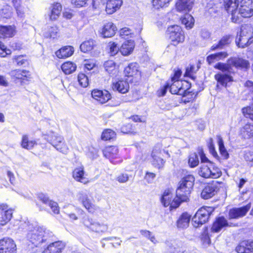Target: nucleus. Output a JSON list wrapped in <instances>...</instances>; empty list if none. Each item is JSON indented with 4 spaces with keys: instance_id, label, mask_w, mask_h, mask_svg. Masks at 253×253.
<instances>
[{
    "instance_id": "nucleus-1",
    "label": "nucleus",
    "mask_w": 253,
    "mask_h": 253,
    "mask_svg": "<svg viewBox=\"0 0 253 253\" xmlns=\"http://www.w3.org/2000/svg\"><path fill=\"white\" fill-rule=\"evenodd\" d=\"M195 178L188 174L184 176L179 182V186L176 191V197L173 199V194L170 190H166L162 195L161 201L163 205L170 209H176L182 202H186L192 189Z\"/></svg>"
},
{
    "instance_id": "nucleus-2",
    "label": "nucleus",
    "mask_w": 253,
    "mask_h": 253,
    "mask_svg": "<svg viewBox=\"0 0 253 253\" xmlns=\"http://www.w3.org/2000/svg\"><path fill=\"white\" fill-rule=\"evenodd\" d=\"M18 230L19 232H23L26 233L28 236L50 237L53 235L52 232L43 226H40L36 223H31L29 220L21 222Z\"/></svg>"
},
{
    "instance_id": "nucleus-3",
    "label": "nucleus",
    "mask_w": 253,
    "mask_h": 253,
    "mask_svg": "<svg viewBox=\"0 0 253 253\" xmlns=\"http://www.w3.org/2000/svg\"><path fill=\"white\" fill-rule=\"evenodd\" d=\"M253 29L250 25L242 26L240 33L236 39V43L239 47H248L250 50V43L253 42Z\"/></svg>"
},
{
    "instance_id": "nucleus-4",
    "label": "nucleus",
    "mask_w": 253,
    "mask_h": 253,
    "mask_svg": "<svg viewBox=\"0 0 253 253\" xmlns=\"http://www.w3.org/2000/svg\"><path fill=\"white\" fill-rule=\"evenodd\" d=\"M214 210L211 207H203L198 210L192 219L193 226L197 228L207 222Z\"/></svg>"
},
{
    "instance_id": "nucleus-5",
    "label": "nucleus",
    "mask_w": 253,
    "mask_h": 253,
    "mask_svg": "<svg viewBox=\"0 0 253 253\" xmlns=\"http://www.w3.org/2000/svg\"><path fill=\"white\" fill-rule=\"evenodd\" d=\"M9 75L13 82L20 85L27 84L32 78L30 72L24 69L12 70Z\"/></svg>"
},
{
    "instance_id": "nucleus-6",
    "label": "nucleus",
    "mask_w": 253,
    "mask_h": 253,
    "mask_svg": "<svg viewBox=\"0 0 253 253\" xmlns=\"http://www.w3.org/2000/svg\"><path fill=\"white\" fill-rule=\"evenodd\" d=\"M235 3L240 15L244 18L253 15V0H232Z\"/></svg>"
},
{
    "instance_id": "nucleus-7",
    "label": "nucleus",
    "mask_w": 253,
    "mask_h": 253,
    "mask_svg": "<svg viewBox=\"0 0 253 253\" xmlns=\"http://www.w3.org/2000/svg\"><path fill=\"white\" fill-rule=\"evenodd\" d=\"M14 33V29L11 26H0V39L11 37L13 36ZM11 53V50L7 48L6 46L0 41V56L4 57Z\"/></svg>"
},
{
    "instance_id": "nucleus-8",
    "label": "nucleus",
    "mask_w": 253,
    "mask_h": 253,
    "mask_svg": "<svg viewBox=\"0 0 253 253\" xmlns=\"http://www.w3.org/2000/svg\"><path fill=\"white\" fill-rule=\"evenodd\" d=\"M47 141L50 143L57 150L60 152L66 154L68 148L64 141V138L57 133H51L45 137Z\"/></svg>"
},
{
    "instance_id": "nucleus-9",
    "label": "nucleus",
    "mask_w": 253,
    "mask_h": 253,
    "mask_svg": "<svg viewBox=\"0 0 253 253\" xmlns=\"http://www.w3.org/2000/svg\"><path fill=\"white\" fill-rule=\"evenodd\" d=\"M167 33L171 40V45L175 46L184 40L183 32L181 27L178 25H172L168 27Z\"/></svg>"
},
{
    "instance_id": "nucleus-10",
    "label": "nucleus",
    "mask_w": 253,
    "mask_h": 253,
    "mask_svg": "<svg viewBox=\"0 0 253 253\" xmlns=\"http://www.w3.org/2000/svg\"><path fill=\"white\" fill-rule=\"evenodd\" d=\"M77 196L80 202L89 212L93 213L99 209L98 206L92 203L85 191L79 192Z\"/></svg>"
},
{
    "instance_id": "nucleus-11",
    "label": "nucleus",
    "mask_w": 253,
    "mask_h": 253,
    "mask_svg": "<svg viewBox=\"0 0 253 253\" xmlns=\"http://www.w3.org/2000/svg\"><path fill=\"white\" fill-rule=\"evenodd\" d=\"M83 223L90 230L97 233L104 232L108 229L107 225L100 223L89 217H86L84 219Z\"/></svg>"
},
{
    "instance_id": "nucleus-12",
    "label": "nucleus",
    "mask_w": 253,
    "mask_h": 253,
    "mask_svg": "<svg viewBox=\"0 0 253 253\" xmlns=\"http://www.w3.org/2000/svg\"><path fill=\"white\" fill-rule=\"evenodd\" d=\"M224 7L227 12L231 14V20L232 22L237 23L241 21L238 16L240 13L235 2L232 3V0H224Z\"/></svg>"
},
{
    "instance_id": "nucleus-13",
    "label": "nucleus",
    "mask_w": 253,
    "mask_h": 253,
    "mask_svg": "<svg viewBox=\"0 0 253 253\" xmlns=\"http://www.w3.org/2000/svg\"><path fill=\"white\" fill-rule=\"evenodd\" d=\"M16 245L11 238L0 240V253H16Z\"/></svg>"
},
{
    "instance_id": "nucleus-14",
    "label": "nucleus",
    "mask_w": 253,
    "mask_h": 253,
    "mask_svg": "<svg viewBox=\"0 0 253 253\" xmlns=\"http://www.w3.org/2000/svg\"><path fill=\"white\" fill-rule=\"evenodd\" d=\"M12 216V210L6 204H0V225L3 226L7 223Z\"/></svg>"
},
{
    "instance_id": "nucleus-15",
    "label": "nucleus",
    "mask_w": 253,
    "mask_h": 253,
    "mask_svg": "<svg viewBox=\"0 0 253 253\" xmlns=\"http://www.w3.org/2000/svg\"><path fill=\"white\" fill-rule=\"evenodd\" d=\"M251 208V203L240 208H235L231 209L229 211V216L231 219H237L246 215L247 212Z\"/></svg>"
},
{
    "instance_id": "nucleus-16",
    "label": "nucleus",
    "mask_w": 253,
    "mask_h": 253,
    "mask_svg": "<svg viewBox=\"0 0 253 253\" xmlns=\"http://www.w3.org/2000/svg\"><path fill=\"white\" fill-rule=\"evenodd\" d=\"M229 61L233 67L242 70H246L250 67L249 61L245 59L239 57H232L229 58Z\"/></svg>"
},
{
    "instance_id": "nucleus-17",
    "label": "nucleus",
    "mask_w": 253,
    "mask_h": 253,
    "mask_svg": "<svg viewBox=\"0 0 253 253\" xmlns=\"http://www.w3.org/2000/svg\"><path fill=\"white\" fill-rule=\"evenodd\" d=\"M214 79L217 82L216 88H219L220 86L226 87L228 83L233 81L231 74L217 73L214 75Z\"/></svg>"
},
{
    "instance_id": "nucleus-18",
    "label": "nucleus",
    "mask_w": 253,
    "mask_h": 253,
    "mask_svg": "<svg viewBox=\"0 0 253 253\" xmlns=\"http://www.w3.org/2000/svg\"><path fill=\"white\" fill-rule=\"evenodd\" d=\"M172 82L173 83L169 84V91L172 94H176L185 97L190 93V91L182 88L181 82L175 81Z\"/></svg>"
},
{
    "instance_id": "nucleus-19",
    "label": "nucleus",
    "mask_w": 253,
    "mask_h": 253,
    "mask_svg": "<svg viewBox=\"0 0 253 253\" xmlns=\"http://www.w3.org/2000/svg\"><path fill=\"white\" fill-rule=\"evenodd\" d=\"M92 97L101 104L108 101L111 98L110 93L107 90H93L91 92Z\"/></svg>"
},
{
    "instance_id": "nucleus-20",
    "label": "nucleus",
    "mask_w": 253,
    "mask_h": 253,
    "mask_svg": "<svg viewBox=\"0 0 253 253\" xmlns=\"http://www.w3.org/2000/svg\"><path fill=\"white\" fill-rule=\"evenodd\" d=\"M238 253H253V241H244L242 242L236 248Z\"/></svg>"
},
{
    "instance_id": "nucleus-21",
    "label": "nucleus",
    "mask_w": 253,
    "mask_h": 253,
    "mask_svg": "<svg viewBox=\"0 0 253 253\" xmlns=\"http://www.w3.org/2000/svg\"><path fill=\"white\" fill-rule=\"evenodd\" d=\"M38 199L44 204L48 205L54 213L57 214L59 213V210L57 203L50 200L46 195L40 193L38 195Z\"/></svg>"
},
{
    "instance_id": "nucleus-22",
    "label": "nucleus",
    "mask_w": 253,
    "mask_h": 253,
    "mask_svg": "<svg viewBox=\"0 0 253 253\" xmlns=\"http://www.w3.org/2000/svg\"><path fill=\"white\" fill-rule=\"evenodd\" d=\"M116 30V26L112 22H109L104 24L101 34L103 38L111 37L115 34Z\"/></svg>"
},
{
    "instance_id": "nucleus-23",
    "label": "nucleus",
    "mask_w": 253,
    "mask_h": 253,
    "mask_svg": "<svg viewBox=\"0 0 253 253\" xmlns=\"http://www.w3.org/2000/svg\"><path fill=\"white\" fill-rule=\"evenodd\" d=\"M194 0H179L176 3V9L180 12L189 11L192 8Z\"/></svg>"
},
{
    "instance_id": "nucleus-24",
    "label": "nucleus",
    "mask_w": 253,
    "mask_h": 253,
    "mask_svg": "<svg viewBox=\"0 0 253 253\" xmlns=\"http://www.w3.org/2000/svg\"><path fill=\"white\" fill-rule=\"evenodd\" d=\"M122 3V0H108L106 6V12L112 14L120 8Z\"/></svg>"
},
{
    "instance_id": "nucleus-25",
    "label": "nucleus",
    "mask_w": 253,
    "mask_h": 253,
    "mask_svg": "<svg viewBox=\"0 0 253 253\" xmlns=\"http://www.w3.org/2000/svg\"><path fill=\"white\" fill-rule=\"evenodd\" d=\"M126 76L134 77L135 78L140 76V72L138 70V64L136 63L129 64L124 70Z\"/></svg>"
},
{
    "instance_id": "nucleus-26",
    "label": "nucleus",
    "mask_w": 253,
    "mask_h": 253,
    "mask_svg": "<svg viewBox=\"0 0 253 253\" xmlns=\"http://www.w3.org/2000/svg\"><path fill=\"white\" fill-rule=\"evenodd\" d=\"M160 154L159 149H154L152 152V165L159 169H162L165 163V161L159 156Z\"/></svg>"
},
{
    "instance_id": "nucleus-27",
    "label": "nucleus",
    "mask_w": 253,
    "mask_h": 253,
    "mask_svg": "<svg viewBox=\"0 0 253 253\" xmlns=\"http://www.w3.org/2000/svg\"><path fill=\"white\" fill-rule=\"evenodd\" d=\"M65 247L64 242L58 241L50 244L46 249L50 253H61Z\"/></svg>"
},
{
    "instance_id": "nucleus-28",
    "label": "nucleus",
    "mask_w": 253,
    "mask_h": 253,
    "mask_svg": "<svg viewBox=\"0 0 253 253\" xmlns=\"http://www.w3.org/2000/svg\"><path fill=\"white\" fill-rule=\"evenodd\" d=\"M240 134L245 139L253 138V125L248 123L244 125L240 129Z\"/></svg>"
},
{
    "instance_id": "nucleus-29",
    "label": "nucleus",
    "mask_w": 253,
    "mask_h": 253,
    "mask_svg": "<svg viewBox=\"0 0 253 253\" xmlns=\"http://www.w3.org/2000/svg\"><path fill=\"white\" fill-rule=\"evenodd\" d=\"M228 225L227 221L224 217H219L213 223L211 230L212 232H218L222 228Z\"/></svg>"
},
{
    "instance_id": "nucleus-30",
    "label": "nucleus",
    "mask_w": 253,
    "mask_h": 253,
    "mask_svg": "<svg viewBox=\"0 0 253 253\" xmlns=\"http://www.w3.org/2000/svg\"><path fill=\"white\" fill-rule=\"evenodd\" d=\"M134 46V41L128 40L123 43L120 48V51L123 55L126 56L132 52Z\"/></svg>"
},
{
    "instance_id": "nucleus-31",
    "label": "nucleus",
    "mask_w": 253,
    "mask_h": 253,
    "mask_svg": "<svg viewBox=\"0 0 253 253\" xmlns=\"http://www.w3.org/2000/svg\"><path fill=\"white\" fill-rule=\"evenodd\" d=\"M113 88L120 93H125L128 91L129 84L126 81L120 80L113 83Z\"/></svg>"
},
{
    "instance_id": "nucleus-32",
    "label": "nucleus",
    "mask_w": 253,
    "mask_h": 253,
    "mask_svg": "<svg viewBox=\"0 0 253 253\" xmlns=\"http://www.w3.org/2000/svg\"><path fill=\"white\" fill-rule=\"evenodd\" d=\"M226 52H219L214 54H211L207 57V62L211 65L213 63L220 60H223L228 56Z\"/></svg>"
},
{
    "instance_id": "nucleus-33",
    "label": "nucleus",
    "mask_w": 253,
    "mask_h": 253,
    "mask_svg": "<svg viewBox=\"0 0 253 253\" xmlns=\"http://www.w3.org/2000/svg\"><path fill=\"white\" fill-rule=\"evenodd\" d=\"M74 52L73 47L71 46H64L56 52V55L59 58H65L71 56Z\"/></svg>"
},
{
    "instance_id": "nucleus-34",
    "label": "nucleus",
    "mask_w": 253,
    "mask_h": 253,
    "mask_svg": "<svg viewBox=\"0 0 253 253\" xmlns=\"http://www.w3.org/2000/svg\"><path fill=\"white\" fill-rule=\"evenodd\" d=\"M73 177L79 182L84 184L87 182V179L84 176V170L83 167L76 168L73 171Z\"/></svg>"
},
{
    "instance_id": "nucleus-35",
    "label": "nucleus",
    "mask_w": 253,
    "mask_h": 253,
    "mask_svg": "<svg viewBox=\"0 0 253 253\" xmlns=\"http://www.w3.org/2000/svg\"><path fill=\"white\" fill-rule=\"evenodd\" d=\"M216 187L212 185H208L203 189L201 197L204 199H208L213 197L216 192Z\"/></svg>"
},
{
    "instance_id": "nucleus-36",
    "label": "nucleus",
    "mask_w": 253,
    "mask_h": 253,
    "mask_svg": "<svg viewBox=\"0 0 253 253\" xmlns=\"http://www.w3.org/2000/svg\"><path fill=\"white\" fill-rule=\"evenodd\" d=\"M214 68L221 71L224 74H231L232 73L231 64L229 61V59L226 63L218 62L215 64Z\"/></svg>"
},
{
    "instance_id": "nucleus-37",
    "label": "nucleus",
    "mask_w": 253,
    "mask_h": 253,
    "mask_svg": "<svg viewBox=\"0 0 253 253\" xmlns=\"http://www.w3.org/2000/svg\"><path fill=\"white\" fill-rule=\"evenodd\" d=\"M62 10V6L59 3H56L51 7V10L49 14L51 20H55L59 16Z\"/></svg>"
},
{
    "instance_id": "nucleus-38",
    "label": "nucleus",
    "mask_w": 253,
    "mask_h": 253,
    "mask_svg": "<svg viewBox=\"0 0 253 253\" xmlns=\"http://www.w3.org/2000/svg\"><path fill=\"white\" fill-rule=\"evenodd\" d=\"M231 37L230 35L224 36L217 44H214L211 47V50L213 51L217 49H222L224 46L228 45L231 42Z\"/></svg>"
},
{
    "instance_id": "nucleus-39",
    "label": "nucleus",
    "mask_w": 253,
    "mask_h": 253,
    "mask_svg": "<svg viewBox=\"0 0 253 253\" xmlns=\"http://www.w3.org/2000/svg\"><path fill=\"white\" fill-rule=\"evenodd\" d=\"M190 220V216L187 213H183L177 221L178 228H186L188 227Z\"/></svg>"
},
{
    "instance_id": "nucleus-40",
    "label": "nucleus",
    "mask_w": 253,
    "mask_h": 253,
    "mask_svg": "<svg viewBox=\"0 0 253 253\" xmlns=\"http://www.w3.org/2000/svg\"><path fill=\"white\" fill-rule=\"evenodd\" d=\"M216 137L217 139V143L219 147L220 154L224 159L227 160L229 158V155L225 148L222 138L220 135H217Z\"/></svg>"
},
{
    "instance_id": "nucleus-41",
    "label": "nucleus",
    "mask_w": 253,
    "mask_h": 253,
    "mask_svg": "<svg viewBox=\"0 0 253 253\" xmlns=\"http://www.w3.org/2000/svg\"><path fill=\"white\" fill-rule=\"evenodd\" d=\"M76 65L72 62H66L61 66V69L65 74H70L76 70Z\"/></svg>"
},
{
    "instance_id": "nucleus-42",
    "label": "nucleus",
    "mask_w": 253,
    "mask_h": 253,
    "mask_svg": "<svg viewBox=\"0 0 253 253\" xmlns=\"http://www.w3.org/2000/svg\"><path fill=\"white\" fill-rule=\"evenodd\" d=\"M58 32V29L56 26L47 27L43 32V36L46 38L54 39Z\"/></svg>"
},
{
    "instance_id": "nucleus-43",
    "label": "nucleus",
    "mask_w": 253,
    "mask_h": 253,
    "mask_svg": "<svg viewBox=\"0 0 253 253\" xmlns=\"http://www.w3.org/2000/svg\"><path fill=\"white\" fill-rule=\"evenodd\" d=\"M211 168L210 162L209 163L208 165H202L199 170V174L206 178H211Z\"/></svg>"
},
{
    "instance_id": "nucleus-44",
    "label": "nucleus",
    "mask_w": 253,
    "mask_h": 253,
    "mask_svg": "<svg viewBox=\"0 0 253 253\" xmlns=\"http://www.w3.org/2000/svg\"><path fill=\"white\" fill-rule=\"evenodd\" d=\"M118 153V148L114 146L107 147L103 151L104 156L107 158L113 157L117 155Z\"/></svg>"
},
{
    "instance_id": "nucleus-45",
    "label": "nucleus",
    "mask_w": 253,
    "mask_h": 253,
    "mask_svg": "<svg viewBox=\"0 0 253 253\" xmlns=\"http://www.w3.org/2000/svg\"><path fill=\"white\" fill-rule=\"evenodd\" d=\"M95 45V42L92 40H89L83 42L80 45V49L83 52H87L91 50Z\"/></svg>"
},
{
    "instance_id": "nucleus-46",
    "label": "nucleus",
    "mask_w": 253,
    "mask_h": 253,
    "mask_svg": "<svg viewBox=\"0 0 253 253\" xmlns=\"http://www.w3.org/2000/svg\"><path fill=\"white\" fill-rule=\"evenodd\" d=\"M104 67L106 72L109 74L115 75L117 70L116 64L112 60H108L104 63Z\"/></svg>"
},
{
    "instance_id": "nucleus-47",
    "label": "nucleus",
    "mask_w": 253,
    "mask_h": 253,
    "mask_svg": "<svg viewBox=\"0 0 253 253\" xmlns=\"http://www.w3.org/2000/svg\"><path fill=\"white\" fill-rule=\"evenodd\" d=\"M37 144L34 140H29L28 136L24 135L22 137L21 146L23 148L30 150L32 149L34 146Z\"/></svg>"
},
{
    "instance_id": "nucleus-48",
    "label": "nucleus",
    "mask_w": 253,
    "mask_h": 253,
    "mask_svg": "<svg viewBox=\"0 0 253 253\" xmlns=\"http://www.w3.org/2000/svg\"><path fill=\"white\" fill-rule=\"evenodd\" d=\"M181 22L186 28H191L194 24V19L190 14H186L181 18Z\"/></svg>"
},
{
    "instance_id": "nucleus-49",
    "label": "nucleus",
    "mask_w": 253,
    "mask_h": 253,
    "mask_svg": "<svg viewBox=\"0 0 253 253\" xmlns=\"http://www.w3.org/2000/svg\"><path fill=\"white\" fill-rule=\"evenodd\" d=\"M199 163V156L196 153H193L189 155L188 164L191 168L197 167Z\"/></svg>"
},
{
    "instance_id": "nucleus-50",
    "label": "nucleus",
    "mask_w": 253,
    "mask_h": 253,
    "mask_svg": "<svg viewBox=\"0 0 253 253\" xmlns=\"http://www.w3.org/2000/svg\"><path fill=\"white\" fill-rule=\"evenodd\" d=\"M211 166V178H217L220 176L221 175V172L219 169L216 167L213 163L210 162Z\"/></svg>"
},
{
    "instance_id": "nucleus-51",
    "label": "nucleus",
    "mask_w": 253,
    "mask_h": 253,
    "mask_svg": "<svg viewBox=\"0 0 253 253\" xmlns=\"http://www.w3.org/2000/svg\"><path fill=\"white\" fill-rule=\"evenodd\" d=\"M115 135V132L113 130L107 129L102 132L101 138L104 140H108L113 138Z\"/></svg>"
},
{
    "instance_id": "nucleus-52",
    "label": "nucleus",
    "mask_w": 253,
    "mask_h": 253,
    "mask_svg": "<svg viewBox=\"0 0 253 253\" xmlns=\"http://www.w3.org/2000/svg\"><path fill=\"white\" fill-rule=\"evenodd\" d=\"M13 62L16 63V65L18 66H21L28 64L27 60L25 58L24 55L15 56L13 58Z\"/></svg>"
},
{
    "instance_id": "nucleus-53",
    "label": "nucleus",
    "mask_w": 253,
    "mask_h": 253,
    "mask_svg": "<svg viewBox=\"0 0 253 253\" xmlns=\"http://www.w3.org/2000/svg\"><path fill=\"white\" fill-rule=\"evenodd\" d=\"M78 82L80 85L84 87H86L88 84V77L83 73H80L78 75Z\"/></svg>"
},
{
    "instance_id": "nucleus-54",
    "label": "nucleus",
    "mask_w": 253,
    "mask_h": 253,
    "mask_svg": "<svg viewBox=\"0 0 253 253\" xmlns=\"http://www.w3.org/2000/svg\"><path fill=\"white\" fill-rule=\"evenodd\" d=\"M109 46L110 49L109 53L111 56L115 55L120 50L119 46L115 42H109Z\"/></svg>"
},
{
    "instance_id": "nucleus-55",
    "label": "nucleus",
    "mask_w": 253,
    "mask_h": 253,
    "mask_svg": "<svg viewBox=\"0 0 253 253\" xmlns=\"http://www.w3.org/2000/svg\"><path fill=\"white\" fill-rule=\"evenodd\" d=\"M245 86L246 88V91L249 93L251 98L253 100V82L247 81L245 83Z\"/></svg>"
},
{
    "instance_id": "nucleus-56",
    "label": "nucleus",
    "mask_w": 253,
    "mask_h": 253,
    "mask_svg": "<svg viewBox=\"0 0 253 253\" xmlns=\"http://www.w3.org/2000/svg\"><path fill=\"white\" fill-rule=\"evenodd\" d=\"M169 2L167 0H153V5L156 8H160L165 6H167Z\"/></svg>"
},
{
    "instance_id": "nucleus-57",
    "label": "nucleus",
    "mask_w": 253,
    "mask_h": 253,
    "mask_svg": "<svg viewBox=\"0 0 253 253\" xmlns=\"http://www.w3.org/2000/svg\"><path fill=\"white\" fill-rule=\"evenodd\" d=\"M242 113L246 118L253 120V108L251 107H244L242 109Z\"/></svg>"
},
{
    "instance_id": "nucleus-58",
    "label": "nucleus",
    "mask_w": 253,
    "mask_h": 253,
    "mask_svg": "<svg viewBox=\"0 0 253 253\" xmlns=\"http://www.w3.org/2000/svg\"><path fill=\"white\" fill-rule=\"evenodd\" d=\"M129 179V175L126 173H122L118 175L116 180L120 183H125Z\"/></svg>"
},
{
    "instance_id": "nucleus-59",
    "label": "nucleus",
    "mask_w": 253,
    "mask_h": 253,
    "mask_svg": "<svg viewBox=\"0 0 253 253\" xmlns=\"http://www.w3.org/2000/svg\"><path fill=\"white\" fill-rule=\"evenodd\" d=\"M1 16L4 18H9L11 16V8L9 7L3 8L1 12Z\"/></svg>"
},
{
    "instance_id": "nucleus-60",
    "label": "nucleus",
    "mask_w": 253,
    "mask_h": 253,
    "mask_svg": "<svg viewBox=\"0 0 253 253\" xmlns=\"http://www.w3.org/2000/svg\"><path fill=\"white\" fill-rule=\"evenodd\" d=\"M195 67L194 66H191L189 68H187L186 70L185 75L189 77L192 79H195V77L193 76V74L195 73L194 71Z\"/></svg>"
},
{
    "instance_id": "nucleus-61",
    "label": "nucleus",
    "mask_w": 253,
    "mask_h": 253,
    "mask_svg": "<svg viewBox=\"0 0 253 253\" xmlns=\"http://www.w3.org/2000/svg\"><path fill=\"white\" fill-rule=\"evenodd\" d=\"M87 0H71V3L76 7H81L84 6Z\"/></svg>"
},
{
    "instance_id": "nucleus-62",
    "label": "nucleus",
    "mask_w": 253,
    "mask_h": 253,
    "mask_svg": "<svg viewBox=\"0 0 253 253\" xmlns=\"http://www.w3.org/2000/svg\"><path fill=\"white\" fill-rule=\"evenodd\" d=\"M14 6L16 9L17 15L20 17H23L25 13L24 8L19 4Z\"/></svg>"
},
{
    "instance_id": "nucleus-63",
    "label": "nucleus",
    "mask_w": 253,
    "mask_h": 253,
    "mask_svg": "<svg viewBox=\"0 0 253 253\" xmlns=\"http://www.w3.org/2000/svg\"><path fill=\"white\" fill-rule=\"evenodd\" d=\"M30 242L32 243L34 245V246L37 247H40L41 244H42L43 242H45V240H43V238H31Z\"/></svg>"
},
{
    "instance_id": "nucleus-64",
    "label": "nucleus",
    "mask_w": 253,
    "mask_h": 253,
    "mask_svg": "<svg viewBox=\"0 0 253 253\" xmlns=\"http://www.w3.org/2000/svg\"><path fill=\"white\" fill-rule=\"evenodd\" d=\"M173 76L171 77V81H179L178 79L181 77L182 72L181 70L177 69L174 70Z\"/></svg>"
}]
</instances>
